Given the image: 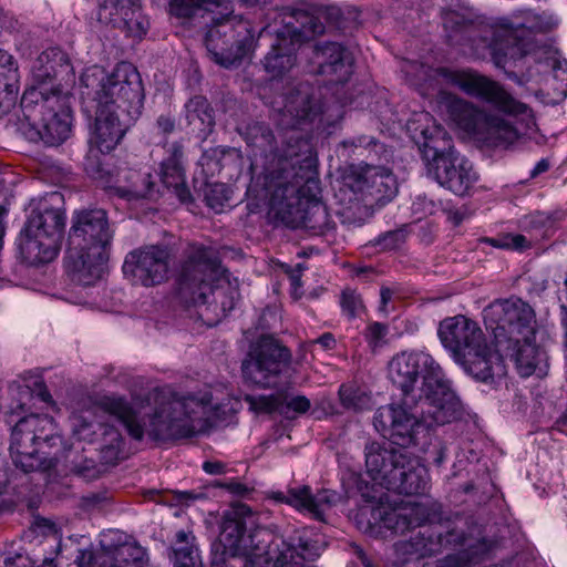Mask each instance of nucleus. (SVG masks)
<instances>
[{
	"instance_id": "f257e3e1",
	"label": "nucleus",
	"mask_w": 567,
	"mask_h": 567,
	"mask_svg": "<svg viewBox=\"0 0 567 567\" xmlns=\"http://www.w3.org/2000/svg\"><path fill=\"white\" fill-rule=\"evenodd\" d=\"M282 115L289 116L290 130L278 138L265 124L252 123L243 132L251 148L252 166L261 172L248 190L268 200L274 217L290 228H321L328 218L326 207L318 200V158L313 145L296 125L313 122L320 107L310 95V86L300 83L284 97Z\"/></svg>"
},
{
	"instance_id": "f03ea898",
	"label": "nucleus",
	"mask_w": 567,
	"mask_h": 567,
	"mask_svg": "<svg viewBox=\"0 0 567 567\" xmlns=\"http://www.w3.org/2000/svg\"><path fill=\"white\" fill-rule=\"evenodd\" d=\"M99 409L114 416L128 435L154 441L188 439L210 431L235 411L234 399L226 388L205 386L178 393L168 386L150 391L144 400L127 402L121 396H105Z\"/></svg>"
},
{
	"instance_id": "7ed1b4c3",
	"label": "nucleus",
	"mask_w": 567,
	"mask_h": 567,
	"mask_svg": "<svg viewBox=\"0 0 567 567\" xmlns=\"http://www.w3.org/2000/svg\"><path fill=\"white\" fill-rule=\"evenodd\" d=\"M442 19L447 31L463 34L465 53L474 59L491 55L498 68H506L527 55L533 49L532 34L542 30L540 17L530 9L515 10L480 27L450 9L442 12Z\"/></svg>"
},
{
	"instance_id": "20e7f679",
	"label": "nucleus",
	"mask_w": 567,
	"mask_h": 567,
	"mask_svg": "<svg viewBox=\"0 0 567 567\" xmlns=\"http://www.w3.org/2000/svg\"><path fill=\"white\" fill-rule=\"evenodd\" d=\"M389 377L403 398L411 401L419 398L424 417L446 424L461 416L462 403L430 353L416 350L398 353L389 363Z\"/></svg>"
},
{
	"instance_id": "39448f33",
	"label": "nucleus",
	"mask_w": 567,
	"mask_h": 567,
	"mask_svg": "<svg viewBox=\"0 0 567 567\" xmlns=\"http://www.w3.org/2000/svg\"><path fill=\"white\" fill-rule=\"evenodd\" d=\"M408 130L422 152L429 174L440 186L457 196L467 195L478 175L473 164L454 148L447 132L427 112L415 114Z\"/></svg>"
},
{
	"instance_id": "423d86ee",
	"label": "nucleus",
	"mask_w": 567,
	"mask_h": 567,
	"mask_svg": "<svg viewBox=\"0 0 567 567\" xmlns=\"http://www.w3.org/2000/svg\"><path fill=\"white\" fill-rule=\"evenodd\" d=\"M112 238L113 230L104 209L82 210L73 215L65 262L74 280L90 286L103 276Z\"/></svg>"
},
{
	"instance_id": "0eeeda50",
	"label": "nucleus",
	"mask_w": 567,
	"mask_h": 567,
	"mask_svg": "<svg viewBox=\"0 0 567 567\" xmlns=\"http://www.w3.org/2000/svg\"><path fill=\"white\" fill-rule=\"evenodd\" d=\"M178 293L185 302L195 306L215 302L224 316L235 307V291L217 251L202 244H192L186 250L178 277Z\"/></svg>"
},
{
	"instance_id": "6e6552de",
	"label": "nucleus",
	"mask_w": 567,
	"mask_h": 567,
	"mask_svg": "<svg viewBox=\"0 0 567 567\" xmlns=\"http://www.w3.org/2000/svg\"><path fill=\"white\" fill-rule=\"evenodd\" d=\"M437 337L452 358L475 379L487 382L506 374L502 355L488 346L480 324L464 316L440 321Z\"/></svg>"
},
{
	"instance_id": "1a4fd4ad",
	"label": "nucleus",
	"mask_w": 567,
	"mask_h": 567,
	"mask_svg": "<svg viewBox=\"0 0 567 567\" xmlns=\"http://www.w3.org/2000/svg\"><path fill=\"white\" fill-rule=\"evenodd\" d=\"M401 69L412 85L423 89L427 82L437 81L442 84L455 86L466 95L480 99L504 114L523 116L533 121L532 110L526 104L517 101L497 81L474 70L431 69L415 61H404Z\"/></svg>"
},
{
	"instance_id": "9d476101",
	"label": "nucleus",
	"mask_w": 567,
	"mask_h": 567,
	"mask_svg": "<svg viewBox=\"0 0 567 567\" xmlns=\"http://www.w3.org/2000/svg\"><path fill=\"white\" fill-rule=\"evenodd\" d=\"M437 516L436 504L408 503L398 508L385 511L381 516L382 526L393 534H404L415 527H422L417 534L409 540H400L394 544L398 558L409 561L413 558H422L439 553L443 547L463 544L466 539L455 530L445 535L436 527L425 526Z\"/></svg>"
},
{
	"instance_id": "9b49d317",
	"label": "nucleus",
	"mask_w": 567,
	"mask_h": 567,
	"mask_svg": "<svg viewBox=\"0 0 567 567\" xmlns=\"http://www.w3.org/2000/svg\"><path fill=\"white\" fill-rule=\"evenodd\" d=\"M62 203L63 197L58 192L31 202L30 213L18 237V250L25 264L38 266L58 257L66 220Z\"/></svg>"
},
{
	"instance_id": "f8f14e48",
	"label": "nucleus",
	"mask_w": 567,
	"mask_h": 567,
	"mask_svg": "<svg viewBox=\"0 0 567 567\" xmlns=\"http://www.w3.org/2000/svg\"><path fill=\"white\" fill-rule=\"evenodd\" d=\"M81 96L97 107L113 109L138 118L144 104L141 75L131 63L121 62L112 72L99 65L85 69L80 78Z\"/></svg>"
},
{
	"instance_id": "ddd939ff",
	"label": "nucleus",
	"mask_w": 567,
	"mask_h": 567,
	"mask_svg": "<svg viewBox=\"0 0 567 567\" xmlns=\"http://www.w3.org/2000/svg\"><path fill=\"white\" fill-rule=\"evenodd\" d=\"M9 450L14 465L29 473L53 467L68 449L51 416L30 414L14 425Z\"/></svg>"
},
{
	"instance_id": "4468645a",
	"label": "nucleus",
	"mask_w": 567,
	"mask_h": 567,
	"mask_svg": "<svg viewBox=\"0 0 567 567\" xmlns=\"http://www.w3.org/2000/svg\"><path fill=\"white\" fill-rule=\"evenodd\" d=\"M258 515L246 504H237L224 516L220 543L226 553L245 558L244 567H268L277 556V544L282 537H274L257 526Z\"/></svg>"
},
{
	"instance_id": "2eb2a0df",
	"label": "nucleus",
	"mask_w": 567,
	"mask_h": 567,
	"mask_svg": "<svg viewBox=\"0 0 567 567\" xmlns=\"http://www.w3.org/2000/svg\"><path fill=\"white\" fill-rule=\"evenodd\" d=\"M437 102L445 107L455 125L468 135L493 147H508L520 134L504 117L488 113L453 93L437 91Z\"/></svg>"
},
{
	"instance_id": "dca6fc26",
	"label": "nucleus",
	"mask_w": 567,
	"mask_h": 567,
	"mask_svg": "<svg viewBox=\"0 0 567 567\" xmlns=\"http://www.w3.org/2000/svg\"><path fill=\"white\" fill-rule=\"evenodd\" d=\"M24 117L33 130L31 138L49 146H58L71 135L72 115L66 97L52 87L49 93L37 87L25 90L21 97Z\"/></svg>"
},
{
	"instance_id": "f3484780",
	"label": "nucleus",
	"mask_w": 567,
	"mask_h": 567,
	"mask_svg": "<svg viewBox=\"0 0 567 567\" xmlns=\"http://www.w3.org/2000/svg\"><path fill=\"white\" fill-rule=\"evenodd\" d=\"M374 426L382 436L402 449L416 444L417 436L427 432L434 420L426 419L421 413L419 398L411 401L403 398L401 404H388L378 409L373 417Z\"/></svg>"
},
{
	"instance_id": "a211bd4d",
	"label": "nucleus",
	"mask_w": 567,
	"mask_h": 567,
	"mask_svg": "<svg viewBox=\"0 0 567 567\" xmlns=\"http://www.w3.org/2000/svg\"><path fill=\"white\" fill-rule=\"evenodd\" d=\"M206 47L217 64L229 68L254 50L255 33L248 21L237 17L217 20L207 32Z\"/></svg>"
},
{
	"instance_id": "6ab92c4d",
	"label": "nucleus",
	"mask_w": 567,
	"mask_h": 567,
	"mask_svg": "<svg viewBox=\"0 0 567 567\" xmlns=\"http://www.w3.org/2000/svg\"><path fill=\"white\" fill-rule=\"evenodd\" d=\"M290 361L288 348L271 336H261L249 347L241 364L243 375L252 384L270 388L277 383Z\"/></svg>"
},
{
	"instance_id": "aec40b11",
	"label": "nucleus",
	"mask_w": 567,
	"mask_h": 567,
	"mask_svg": "<svg viewBox=\"0 0 567 567\" xmlns=\"http://www.w3.org/2000/svg\"><path fill=\"white\" fill-rule=\"evenodd\" d=\"M172 255L164 245H146L130 251L122 270L132 285L145 288L166 282L171 274Z\"/></svg>"
},
{
	"instance_id": "412c9836",
	"label": "nucleus",
	"mask_w": 567,
	"mask_h": 567,
	"mask_svg": "<svg viewBox=\"0 0 567 567\" xmlns=\"http://www.w3.org/2000/svg\"><path fill=\"white\" fill-rule=\"evenodd\" d=\"M343 192L352 193L349 200L363 202L367 206L384 205L398 193L393 173L382 166L364 165L353 167L344 178Z\"/></svg>"
},
{
	"instance_id": "4be33fe9",
	"label": "nucleus",
	"mask_w": 567,
	"mask_h": 567,
	"mask_svg": "<svg viewBox=\"0 0 567 567\" xmlns=\"http://www.w3.org/2000/svg\"><path fill=\"white\" fill-rule=\"evenodd\" d=\"M125 536L115 530L102 535L101 550L93 556L90 550H79L75 567H146V553L135 542L124 540Z\"/></svg>"
},
{
	"instance_id": "5701e85b",
	"label": "nucleus",
	"mask_w": 567,
	"mask_h": 567,
	"mask_svg": "<svg viewBox=\"0 0 567 567\" xmlns=\"http://www.w3.org/2000/svg\"><path fill=\"white\" fill-rule=\"evenodd\" d=\"M483 318L496 338L501 333L514 337L536 333V318L534 309L519 298L501 299L492 302L483 310Z\"/></svg>"
},
{
	"instance_id": "b1692460",
	"label": "nucleus",
	"mask_w": 567,
	"mask_h": 567,
	"mask_svg": "<svg viewBox=\"0 0 567 567\" xmlns=\"http://www.w3.org/2000/svg\"><path fill=\"white\" fill-rule=\"evenodd\" d=\"M137 118H130V114L107 107H97L94 127L89 143L87 162L96 153H110L120 144L126 131Z\"/></svg>"
},
{
	"instance_id": "393cba45",
	"label": "nucleus",
	"mask_w": 567,
	"mask_h": 567,
	"mask_svg": "<svg viewBox=\"0 0 567 567\" xmlns=\"http://www.w3.org/2000/svg\"><path fill=\"white\" fill-rule=\"evenodd\" d=\"M409 451L394 449L390 444L372 442L365 446V468L370 478L390 491L392 481L402 468Z\"/></svg>"
},
{
	"instance_id": "a878e982",
	"label": "nucleus",
	"mask_w": 567,
	"mask_h": 567,
	"mask_svg": "<svg viewBox=\"0 0 567 567\" xmlns=\"http://www.w3.org/2000/svg\"><path fill=\"white\" fill-rule=\"evenodd\" d=\"M270 497L278 503L290 505L315 519L323 520L324 512L336 505L340 496L337 492L328 488L312 493L311 487L303 485L290 488L287 493L272 492Z\"/></svg>"
},
{
	"instance_id": "bb28decb",
	"label": "nucleus",
	"mask_w": 567,
	"mask_h": 567,
	"mask_svg": "<svg viewBox=\"0 0 567 567\" xmlns=\"http://www.w3.org/2000/svg\"><path fill=\"white\" fill-rule=\"evenodd\" d=\"M320 550L321 545L310 538L308 528L296 529L277 544V556L272 561L276 567H306L305 560L315 559Z\"/></svg>"
},
{
	"instance_id": "cd10ccee",
	"label": "nucleus",
	"mask_w": 567,
	"mask_h": 567,
	"mask_svg": "<svg viewBox=\"0 0 567 567\" xmlns=\"http://www.w3.org/2000/svg\"><path fill=\"white\" fill-rule=\"evenodd\" d=\"M390 491L405 495H423L430 489V474L417 456L408 453Z\"/></svg>"
},
{
	"instance_id": "c85d7f7f",
	"label": "nucleus",
	"mask_w": 567,
	"mask_h": 567,
	"mask_svg": "<svg viewBox=\"0 0 567 567\" xmlns=\"http://www.w3.org/2000/svg\"><path fill=\"white\" fill-rule=\"evenodd\" d=\"M324 62L320 63L319 73L332 76V83H346L353 72V59L351 54L339 43H327L319 48Z\"/></svg>"
},
{
	"instance_id": "c756f323",
	"label": "nucleus",
	"mask_w": 567,
	"mask_h": 567,
	"mask_svg": "<svg viewBox=\"0 0 567 567\" xmlns=\"http://www.w3.org/2000/svg\"><path fill=\"white\" fill-rule=\"evenodd\" d=\"M300 40V33L293 31L290 40L278 37L277 42L264 59V68L271 80L284 78L296 63V42Z\"/></svg>"
},
{
	"instance_id": "7c9ffc66",
	"label": "nucleus",
	"mask_w": 567,
	"mask_h": 567,
	"mask_svg": "<svg viewBox=\"0 0 567 567\" xmlns=\"http://www.w3.org/2000/svg\"><path fill=\"white\" fill-rule=\"evenodd\" d=\"M507 350L522 377L526 378L535 372L542 355L535 342V334L508 339Z\"/></svg>"
},
{
	"instance_id": "2f4dec72",
	"label": "nucleus",
	"mask_w": 567,
	"mask_h": 567,
	"mask_svg": "<svg viewBox=\"0 0 567 567\" xmlns=\"http://www.w3.org/2000/svg\"><path fill=\"white\" fill-rule=\"evenodd\" d=\"M68 64L69 58L61 49L50 48L44 50L32 63L31 75L37 85L31 87H37L48 93L41 86L51 82L56 76L59 69L68 66Z\"/></svg>"
},
{
	"instance_id": "473e14b6",
	"label": "nucleus",
	"mask_w": 567,
	"mask_h": 567,
	"mask_svg": "<svg viewBox=\"0 0 567 567\" xmlns=\"http://www.w3.org/2000/svg\"><path fill=\"white\" fill-rule=\"evenodd\" d=\"M183 150L178 144L172 146V154L162 163L161 179L162 183L174 194L182 203L189 200L190 193L185 184L184 168L182 165Z\"/></svg>"
},
{
	"instance_id": "72a5a7b5",
	"label": "nucleus",
	"mask_w": 567,
	"mask_h": 567,
	"mask_svg": "<svg viewBox=\"0 0 567 567\" xmlns=\"http://www.w3.org/2000/svg\"><path fill=\"white\" fill-rule=\"evenodd\" d=\"M19 92V72L12 55L0 50V109L8 112L14 106Z\"/></svg>"
},
{
	"instance_id": "f704fd0d",
	"label": "nucleus",
	"mask_w": 567,
	"mask_h": 567,
	"mask_svg": "<svg viewBox=\"0 0 567 567\" xmlns=\"http://www.w3.org/2000/svg\"><path fill=\"white\" fill-rule=\"evenodd\" d=\"M185 113L188 125L193 132L206 135L212 131L215 121L213 109L206 97L197 95L185 104Z\"/></svg>"
},
{
	"instance_id": "c9c22d12",
	"label": "nucleus",
	"mask_w": 567,
	"mask_h": 567,
	"mask_svg": "<svg viewBox=\"0 0 567 567\" xmlns=\"http://www.w3.org/2000/svg\"><path fill=\"white\" fill-rule=\"evenodd\" d=\"M491 550L486 540H478L475 545H468V549L449 555L440 560L436 567H472L478 564Z\"/></svg>"
},
{
	"instance_id": "e433bc0d",
	"label": "nucleus",
	"mask_w": 567,
	"mask_h": 567,
	"mask_svg": "<svg viewBox=\"0 0 567 567\" xmlns=\"http://www.w3.org/2000/svg\"><path fill=\"white\" fill-rule=\"evenodd\" d=\"M194 540L195 537L189 532L178 530L176 533L174 547L176 567H202Z\"/></svg>"
},
{
	"instance_id": "4c0bfd02",
	"label": "nucleus",
	"mask_w": 567,
	"mask_h": 567,
	"mask_svg": "<svg viewBox=\"0 0 567 567\" xmlns=\"http://www.w3.org/2000/svg\"><path fill=\"white\" fill-rule=\"evenodd\" d=\"M219 6V0H171L169 12L177 19L186 21L202 11H212Z\"/></svg>"
},
{
	"instance_id": "58836bf2",
	"label": "nucleus",
	"mask_w": 567,
	"mask_h": 567,
	"mask_svg": "<svg viewBox=\"0 0 567 567\" xmlns=\"http://www.w3.org/2000/svg\"><path fill=\"white\" fill-rule=\"evenodd\" d=\"M124 440L120 431L105 425L102 433L101 455L106 464H115L123 457Z\"/></svg>"
},
{
	"instance_id": "ea45409f",
	"label": "nucleus",
	"mask_w": 567,
	"mask_h": 567,
	"mask_svg": "<svg viewBox=\"0 0 567 567\" xmlns=\"http://www.w3.org/2000/svg\"><path fill=\"white\" fill-rule=\"evenodd\" d=\"M93 414V411L86 410L71 416L72 434L78 441L93 442L96 427H102L101 424L91 421Z\"/></svg>"
},
{
	"instance_id": "a19ab883",
	"label": "nucleus",
	"mask_w": 567,
	"mask_h": 567,
	"mask_svg": "<svg viewBox=\"0 0 567 567\" xmlns=\"http://www.w3.org/2000/svg\"><path fill=\"white\" fill-rule=\"evenodd\" d=\"M101 9H110V14L113 17L111 18L112 22H123L127 30L133 31V16L136 9L130 0H106Z\"/></svg>"
},
{
	"instance_id": "79ce46f5",
	"label": "nucleus",
	"mask_w": 567,
	"mask_h": 567,
	"mask_svg": "<svg viewBox=\"0 0 567 567\" xmlns=\"http://www.w3.org/2000/svg\"><path fill=\"white\" fill-rule=\"evenodd\" d=\"M339 398L347 410L362 411L370 408L371 398L359 388L342 384L339 389Z\"/></svg>"
},
{
	"instance_id": "37998d69",
	"label": "nucleus",
	"mask_w": 567,
	"mask_h": 567,
	"mask_svg": "<svg viewBox=\"0 0 567 567\" xmlns=\"http://www.w3.org/2000/svg\"><path fill=\"white\" fill-rule=\"evenodd\" d=\"M245 402L255 413H272L278 410L280 399L276 395H245Z\"/></svg>"
},
{
	"instance_id": "c03bdc74",
	"label": "nucleus",
	"mask_w": 567,
	"mask_h": 567,
	"mask_svg": "<svg viewBox=\"0 0 567 567\" xmlns=\"http://www.w3.org/2000/svg\"><path fill=\"white\" fill-rule=\"evenodd\" d=\"M340 306L342 312L349 318L358 317L364 310L361 296L355 290L350 288H346L342 291L340 297Z\"/></svg>"
},
{
	"instance_id": "a18cd8bd",
	"label": "nucleus",
	"mask_w": 567,
	"mask_h": 567,
	"mask_svg": "<svg viewBox=\"0 0 567 567\" xmlns=\"http://www.w3.org/2000/svg\"><path fill=\"white\" fill-rule=\"evenodd\" d=\"M404 240L405 236L403 231L390 230L371 240L370 245L378 247L380 251H386L399 248Z\"/></svg>"
},
{
	"instance_id": "49530a36",
	"label": "nucleus",
	"mask_w": 567,
	"mask_h": 567,
	"mask_svg": "<svg viewBox=\"0 0 567 567\" xmlns=\"http://www.w3.org/2000/svg\"><path fill=\"white\" fill-rule=\"evenodd\" d=\"M499 249L512 251H525L532 247L530 241L520 234L499 233Z\"/></svg>"
},
{
	"instance_id": "de8ad7c7",
	"label": "nucleus",
	"mask_w": 567,
	"mask_h": 567,
	"mask_svg": "<svg viewBox=\"0 0 567 567\" xmlns=\"http://www.w3.org/2000/svg\"><path fill=\"white\" fill-rule=\"evenodd\" d=\"M205 198L208 206L218 210L229 199L228 189L224 184H213L208 187Z\"/></svg>"
},
{
	"instance_id": "09e8293b",
	"label": "nucleus",
	"mask_w": 567,
	"mask_h": 567,
	"mask_svg": "<svg viewBox=\"0 0 567 567\" xmlns=\"http://www.w3.org/2000/svg\"><path fill=\"white\" fill-rule=\"evenodd\" d=\"M388 330L389 329L386 324L380 322H372L367 327L364 331V338L369 346L372 349H375L381 344L382 340L388 334Z\"/></svg>"
},
{
	"instance_id": "8fccbe9b",
	"label": "nucleus",
	"mask_w": 567,
	"mask_h": 567,
	"mask_svg": "<svg viewBox=\"0 0 567 567\" xmlns=\"http://www.w3.org/2000/svg\"><path fill=\"white\" fill-rule=\"evenodd\" d=\"M311 406L310 400L305 395H296L289 399L287 402V408L297 412V413H306Z\"/></svg>"
},
{
	"instance_id": "3c124183",
	"label": "nucleus",
	"mask_w": 567,
	"mask_h": 567,
	"mask_svg": "<svg viewBox=\"0 0 567 567\" xmlns=\"http://www.w3.org/2000/svg\"><path fill=\"white\" fill-rule=\"evenodd\" d=\"M446 451L447 449L445 444L440 440H435V443L433 444V450H429L426 452L432 455L433 463L440 466L446 460Z\"/></svg>"
},
{
	"instance_id": "603ef678",
	"label": "nucleus",
	"mask_w": 567,
	"mask_h": 567,
	"mask_svg": "<svg viewBox=\"0 0 567 567\" xmlns=\"http://www.w3.org/2000/svg\"><path fill=\"white\" fill-rule=\"evenodd\" d=\"M343 146L344 147H364V148H369L371 146H378V142L373 138V137H369V136H359L357 138H353V140H349V141H344L343 142Z\"/></svg>"
},
{
	"instance_id": "864d4df0",
	"label": "nucleus",
	"mask_w": 567,
	"mask_h": 567,
	"mask_svg": "<svg viewBox=\"0 0 567 567\" xmlns=\"http://www.w3.org/2000/svg\"><path fill=\"white\" fill-rule=\"evenodd\" d=\"M157 128L163 134H171L175 130V120L168 115H161L156 121Z\"/></svg>"
},
{
	"instance_id": "5fc2aeb1",
	"label": "nucleus",
	"mask_w": 567,
	"mask_h": 567,
	"mask_svg": "<svg viewBox=\"0 0 567 567\" xmlns=\"http://www.w3.org/2000/svg\"><path fill=\"white\" fill-rule=\"evenodd\" d=\"M33 385H34L33 392L37 394V396L41 401H43L45 403L51 402L52 396H51L50 392L47 390L45 384L43 383V381L35 380Z\"/></svg>"
},
{
	"instance_id": "6e6d98bb",
	"label": "nucleus",
	"mask_w": 567,
	"mask_h": 567,
	"mask_svg": "<svg viewBox=\"0 0 567 567\" xmlns=\"http://www.w3.org/2000/svg\"><path fill=\"white\" fill-rule=\"evenodd\" d=\"M312 343L319 344L326 350H330L336 347V339L332 333L326 332L316 340H313Z\"/></svg>"
},
{
	"instance_id": "4d7b16f0",
	"label": "nucleus",
	"mask_w": 567,
	"mask_h": 567,
	"mask_svg": "<svg viewBox=\"0 0 567 567\" xmlns=\"http://www.w3.org/2000/svg\"><path fill=\"white\" fill-rule=\"evenodd\" d=\"M203 470L207 474L218 475L224 473V464L220 462H205L203 464Z\"/></svg>"
},
{
	"instance_id": "13d9d810",
	"label": "nucleus",
	"mask_w": 567,
	"mask_h": 567,
	"mask_svg": "<svg viewBox=\"0 0 567 567\" xmlns=\"http://www.w3.org/2000/svg\"><path fill=\"white\" fill-rule=\"evenodd\" d=\"M115 193H116V195H118L122 198H126L127 200H132L133 198H137L140 196H142V197L148 196L150 193H151V189H148L147 192H145L143 194H138L136 192H132V190H128V189L116 188Z\"/></svg>"
},
{
	"instance_id": "bf43d9fd",
	"label": "nucleus",
	"mask_w": 567,
	"mask_h": 567,
	"mask_svg": "<svg viewBox=\"0 0 567 567\" xmlns=\"http://www.w3.org/2000/svg\"><path fill=\"white\" fill-rule=\"evenodd\" d=\"M393 296V291L388 287H382L380 290L381 306L380 309L382 311L386 310L388 303L391 301Z\"/></svg>"
},
{
	"instance_id": "052dcab7",
	"label": "nucleus",
	"mask_w": 567,
	"mask_h": 567,
	"mask_svg": "<svg viewBox=\"0 0 567 567\" xmlns=\"http://www.w3.org/2000/svg\"><path fill=\"white\" fill-rule=\"evenodd\" d=\"M549 168V164L546 159H540L536 166L534 167V169L532 171V177H535L546 171H548Z\"/></svg>"
},
{
	"instance_id": "680f3d73",
	"label": "nucleus",
	"mask_w": 567,
	"mask_h": 567,
	"mask_svg": "<svg viewBox=\"0 0 567 567\" xmlns=\"http://www.w3.org/2000/svg\"><path fill=\"white\" fill-rule=\"evenodd\" d=\"M478 243L486 244L493 248L499 249V235H497L496 237H482L478 239Z\"/></svg>"
},
{
	"instance_id": "e2e57ef3",
	"label": "nucleus",
	"mask_w": 567,
	"mask_h": 567,
	"mask_svg": "<svg viewBox=\"0 0 567 567\" xmlns=\"http://www.w3.org/2000/svg\"><path fill=\"white\" fill-rule=\"evenodd\" d=\"M420 203H424V206H425V213H432L433 208H434V204L433 202L429 200L426 202V198L425 197H421L419 196L417 197V202H414L413 206L415 207L416 205H419Z\"/></svg>"
},
{
	"instance_id": "0e129e2a",
	"label": "nucleus",
	"mask_w": 567,
	"mask_h": 567,
	"mask_svg": "<svg viewBox=\"0 0 567 567\" xmlns=\"http://www.w3.org/2000/svg\"><path fill=\"white\" fill-rule=\"evenodd\" d=\"M310 29L313 34H320L323 32V25L315 19H310Z\"/></svg>"
},
{
	"instance_id": "69168bd1",
	"label": "nucleus",
	"mask_w": 567,
	"mask_h": 567,
	"mask_svg": "<svg viewBox=\"0 0 567 567\" xmlns=\"http://www.w3.org/2000/svg\"><path fill=\"white\" fill-rule=\"evenodd\" d=\"M136 27H137V32H136V35L137 37H142L146 33V28L145 25L142 23V22H136Z\"/></svg>"
},
{
	"instance_id": "338daca9",
	"label": "nucleus",
	"mask_w": 567,
	"mask_h": 567,
	"mask_svg": "<svg viewBox=\"0 0 567 567\" xmlns=\"http://www.w3.org/2000/svg\"><path fill=\"white\" fill-rule=\"evenodd\" d=\"M16 559H22V556L21 555H17L16 557H8V558H6V560H4L6 567H11L14 564Z\"/></svg>"
},
{
	"instance_id": "774afa93",
	"label": "nucleus",
	"mask_w": 567,
	"mask_h": 567,
	"mask_svg": "<svg viewBox=\"0 0 567 567\" xmlns=\"http://www.w3.org/2000/svg\"><path fill=\"white\" fill-rule=\"evenodd\" d=\"M229 489L235 493H240L244 489V487L241 484L235 483V484L229 485Z\"/></svg>"
}]
</instances>
